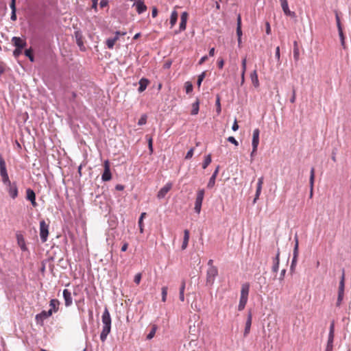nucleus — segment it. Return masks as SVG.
I'll use <instances>...</instances> for the list:
<instances>
[{
  "mask_svg": "<svg viewBox=\"0 0 351 351\" xmlns=\"http://www.w3.org/2000/svg\"><path fill=\"white\" fill-rule=\"evenodd\" d=\"M334 337H328L325 351H332Z\"/></svg>",
  "mask_w": 351,
  "mask_h": 351,
  "instance_id": "nucleus-33",
  "label": "nucleus"
},
{
  "mask_svg": "<svg viewBox=\"0 0 351 351\" xmlns=\"http://www.w3.org/2000/svg\"><path fill=\"white\" fill-rule=\"evenodd\" d=\"M237 34L238 36V44L240 46L241 43V36H242V30L241 27H237Z\"/></svg>",
  "mask_w": 351,
  "mask_h": 351,
  "instance_id": "nucleus-40",
  "label": "nucleus"
},
{
  "mask_svg": "<svg viewBox=\"0 0 351 351\" xmlns=\"http://www.w3.org/2000/svg\"><path fill=\"white\" fill-rule=\"evenodd\" d=\"M186 22H183V21H180V27H179V31L180 32H182V31L186 29Z\"/></svg>",
  "mask_w": 351,
  "mask_h": 351,
  "instance_id": "nucleus-55",
  "label": "nucleus"
},
{
  "mask_svg": "<svg viewBox=\"0 0 351 351\" xmlns=\"http://www.w3.org/2000/svg\"><path fill=\"white\" fill-rule=\"evenodd\" d=\"M216 106H217V114H220L221 108V104H220V97L219 96L217 97L216 99Z\"/></svg>",
  "mask_w": 351,
  "mask_h": 351,
  "instance_id": "nucleus-45",
  "label": "nucleus"
},
{
  "mask_svg": "<svg viewBox=\"0 0 351 351\" xmlns=\"http://www.w3.org/2000/svg\"><path fill=\"white\" fill-rule=\"evenodd\" d=\"M285 273H286V270L285 269L281 271L280 275L279 277L280 280H282L284 279Z\"/></svg>",
  "mask_w": 351,
  "mask_h": 351,
  "instance_id": "nucleus-64",
  "label": "nucleus"
},
{
  "mask_svg": "<svg viewBox=\"0 0 351 351\" xmlns=\"http://www.w3.org/2000/svg\"><path fill=\"white\" fill-rule=\"evenodd\" d=\"M189 237H190L189 231L188 230H184V238H183V241H182V250H185L187 247L189 241Z\"/></svg>",
  "mask_w": 351,
  "mask_h": 351,
  "instance_id": "nucleus-24",
  "label": "nucleus"
},
{
  "mask_svg": "<svg viewBox=\"0 0 351 351\" xmlns=\"http://www.w3.org/2000/svg\"><path fill=\"white\" fill-rule=\"evenodd\" d=\"M266 34L267 35L270 34H271V27H270V25L268 22L266 23Z\"/></svg>",
  "mask_w": 351,
  "mask_h": 351,
  "instance_id": "nucleus-61",
  "label": "nucleus"
},
{
  "mask_svg": "<svg viewBox=\"0 0 351 351\" xmlns=\"http://www.w3.org/2000/svg\"><path fill=\"white\" fill-rule=\"evenodd\" d=\"M299 49L298 47H293V58L295 60H298L299 59Z\"/></svg>",
  "mask_w": 351,
  "mask_h": 351,
  "instance_id": "nucleus-48",
  "label": "nucleus"
},
{
  "mask_svg": "<svg viewBox=\"0 0 351 351\" xmlns=\"http://www.w3.org/2000/svg\"><path fill=\"white\" fill-rule=\"evenodd\" d=\"M60 302L57 299H51L49 302L50 309H52V313L57 312L59 308Z\"/></svg>",
  "mask_w": 351,
  "mask_h": 351,
  "instance_id": "nucleus-25",
  "label": "nucleus"
},
{
  "mask_svg": "<svg viewBox=\"0 0 351 351\" xmlns=\"http://www.w3.org/2000/svg\"><path fill=\"white\" fill-rule=\"evenodd\" d=\"M344 289H345V271L344 269L342 270V275L339 281L338 293L339 294H344Z\"/></svg>",
  "mask_w": 351,
  "mask_h": 351,
  "instance_id": "nucleus-22",
  "label": "nucleus"
},
{
  "mask_svg": "<svg viewBox=\"0 0 351 351\" xmlns=\"http://www.w3.org/2000/svg\"><path fill=\"white\" fill-rule=\"evenodd\" d=\"M193 152H194V149L193 148H191L186 153V155L185 156V158L186 159H190L191 158H192L193 155Z\"/></svg>",
  "mask_w": 351,
  "mask_h": 351,
  "instance_id": "nucleus-52",
  "label": "nucleus"
},
{
  "mask_svg": "<svg viewBox=\"0 0 351 351\" xmlns=\"http://www.w3.org/2000/svg\"><path fill=\"white\" fill-rule=\"evenodd\" d=\"M261 191H262V187L256 186V194H255V197L253 200L254 204H255L256 202L257 199L259 198V196L261 193Z\"/></svg>",
  "mask_w": 351,
  "mask_h": 351,
  "instance_id": "nucleus-39",
  "label": "nucleus"
},
{
  "mask_svg": "<svg viewBox=\"0 0 351 351\" xmlns=\"http://www.w3.org/2000/svg\"><path fill=\"white\" fill-rule=\"evenodd\" d=\"M252 322V314L251 311H249L247 316V319L245 324V329L243 335L244 337H247L250 332V328Z\"/></svg>",
  "mask_w": 351,
  "mask_h": 351,
  "instance_id": "nucleus-11",
  "label": "nucleus"
},
{
  "mask_svg": "<svg viewBox=\"0 0 351 351\" xmlns=\"http://www.w3.org/2000/svg\"><path fill=\"white\" fill-rule=\"evenodd\" d=\"M25 55L29 58V60L31 62H34V56L32 55V50L30 49H26L25 51Z\"/></svg>",
  "mask_w": 351,
  "mask_h": 351,
  "instance_id": "nucleus-43",
  "label": "nucleus"
},
{
  "mask_svg": "<svg viewBox=\"0 0 351 351\" xmlns=\"http://www.w3.org/2000/svg\"><path fill=\"white\" fill-rule=\"evenodd\" d=\"M199 110V101L197 99L192 105L191 114L196 115L198 114Z\"/></svg>",
  "mask_w": 351,
  "mask_h": 351,
  "instance_id": "nucleus-30",
  "label": "nucleus"
},
{
  "mask_svg": "<svg viewBox=\"0 0 351 351\" xmlns=\"http://www.w3.org/2000/svg\"><path fill=\"white\" fill-rule=\"evenodd\" d=\"M0 175L2 178L3 183H9V176L6 169L5 162L0 154Z\"/></svg>",
  "mask_w": 351,
  "mask_h": 351,
  "instance_id": "nucleus-4",
  "label": "nucleus"
},
{
  "mask_svg": "<svg viewBox=\"0 0 351 351\" xmlns=\"http://www.w3.org/2000/svg\"><path fill=\"white\" fill-rule=\"evenodd\" d=\"M10 5L12 11H16L15 0H12Z\"/></svg>",
  "mask_w": 351,
  "mask_h": 351,
  "instance_id": "nucleus-59",
  "label": "nucleus"
},
{
  "mask_svg": "<svg viewBox=\"0 0 351 351\" xmlns=\"http://www.w3.org/2000/svg\"><path fill=\"white\" fill-rule=\"evenodd\" d=\"M17 242L22 251L27 250L25 240L22 235H17Z\"/></svg>",
  "mask_w": 351,
  "mask_h": 351,
  "instance_id": "nucleus-28",
  "label": "nucleus"
},
{
  "mask_svg": "<svg viewBox=\"0 0 351 351\" xmlns=\"http://www.w3.org/2000/svg\"><path fill=\"white\" fill-rule=\"evenodd\" d=\"M141 280V274L138 273L135 275L134 281L136 284L138 285Z\"/></svg>",
  "mask_w": 351,
  "mask_h": 351,
  "instance_id": "nucleus-51",
  "label": "nucleus"
},
{
  "mask_svg": "<svg viewBox=\"0 0 351 351\" xmlns=\"http://www.w3.org/2000/svg\"><path fill=\"white\" fill-rule=\"evenodd\" d=\"M219 167L217 166L215 169V171L213 172V175L210 178V180L208 181V183L207 184L208 188H213L215 184V180L217 178V176L219 173Z\"/></svg>",
  "mask_w": 351,
  "mask_h": 351,
  "instance_id": "nucleus-21",
  "label": "nucleus"
},
{
  "mask_svg": "<svg viewBox=\"0 0 351 351\" xmlns=\"http://www.w3.org/2000/svg\"><path fill=\"white\" fill-rule=\"evenodd\" d=\"M257 149H258V147L252 146V152L250 153V160H251V162H252L254 160V156L256 154Z\"/></svg>",
  "mask_w": 351,
  "mask_h": 351,
  "instance_id": "nucleus-47",
  "label": "nucleus"
},
{
  "mask_svg": "<svg viewBox=\"0 0 351 351\" xmlns=\"http://www.w3.org/2000/svg\"><path fill=\"white\" fill-rule=\"evenodd\" d=\"M26 198L27 200H29L32 203V205L34 207L37 206V203L36 202V194L34 191L31 189H27L26 190Z\"/></svg>",
  "mask_w": 351,
  "mask_h": 351,
  "instance_id": "nucleus-14",
  "label": "nucleus"
},
{
  "mask_svg": "<svg viewBox=\"0 0 351 351\" xmlns=\"http://www.w3.org/2000/svg\"><path fill=\"white\" fill-rule=\"evenodd\" d=\"M282 9L285 13V15L291 16V17H295V14L294 12H291L289 8L288 1L287 0H280Z\"/></svg>",
  "mask_w": 351,
  "mask_h": 351,
  "instance_id": "nucleus-13",
  "label": "nucleus"
},
{
  "mask_svg": "<svg viewBox=\"0 0 351 351\" xmlns=\"http://www.w3.org/2000/svg\"><path fill=\"white\" fill-rule=\"evenodd\" d=\"M251 80L252 84L255 87H258L259 86V81L258 78L257 72L254 70L250 75Z\"/></svg>",
  "mask_w": 351,
  "mask_h": 351,
  "instance_id": "nucleus-27",
  "label": "nucleus"
},
{
  "mask_svg": "<svg viewBox=\"0 0 351 351\" xmlns=\"http://www.w3.org/2000/svg\"><path fill=\"white\" fill-rule=\"evenodd\" d=\"M156 330H157V326L156 325H153L151 330L147 335V339H148V340L152 339L154 337Z\"/></svg>",
  "mask_w": 351,
  "mask_h": 351,
  "instance_id": "nucleus-34",
  "label": "nucleus"
},
{
  "mask_svg": "<svg viewBox=\"0 0 351 351\" xmlns=\"http://www.w3.org/2000/svg\"><path fill=\"white\" fill-rule=\"evenodd\" d=\"M148 145H149V149L150 152H153V145H152V138H149L148 140Z\"/></svg>",
  "mask_w": 351,
  "mask_h": 351,
  "instance_id": "nucleus-62",
  "label": "nucleus"
},
{
  "mask_svg": "<svg viewBox=\"0 0 351 351\" xmlns=\"http://www.w3.org/2000/svg\"><path fill=\"white\" fill-rule=\"evenodd\" d=\"M172 188V184L171 182L167 183L163 187H162L157 194V197L160 199H163L167 193Z\"/></svg>",
  "mask_w": 351,
  "mask_h": 351,
  "instance_id": "nucleus-12",
  "label": "nucleus"
},
{
  "mask_svg": "<svg viewBox=\"0 0 351 351\" xmlns=\"http://www.w3.org/2000/svg\"><path fill=\"white\" fill-rule=\"evenodd\" d=\"M217 275L218 269L217 267H208L206 271V285L213 286Z\"/></svg>",
  "mask_w": 351,
  "mask_h": 351,
  "instance_id": "nucleus-3",
  "label": "nucleus"
},
{
  "mask_svg": "<svg viewBox=\"0 0 351 351\" xmlns=\"http://www.w3.org/2000/svg\"><path fill=\"white\" fill-rule=\"evenodd\" d=\"M167 287H162L161 289L162 301L164 302L167 300Z\"/></svg>",
  "mask_w": 351,
  "mask_h": 351,
  "instance_id": "nucleus-37",
  "label": "nucleus"
},
{
  "mask_svg": "<svg viewBox=\"0 0 351 351\" xmlns=\"http://www.w3.org/2000/svg\"><path fill=\"white\" fill-rule=\"evenodd\" d=\"M12 42L13 45L16 47V48L23 49L27 45L26 41L25 40L16 36L12 37Z\"/></svg>",
  "mask_w": 351,
  "mask_h": 351,
  "instance_id": "nucleus-15",
  "label": "nucleus"
},
{
  "mask_svg": "<svg viewBox=\"0 0 351 351\" xmlns=\"http://www.w3.org/2000/svg\"><path fill=\"white\" fill-rule=\"evenodd\" d=\"M6 187L7 191L10 195V196L12 199H15L18 196V188L16 186V184L15 182H11L10 180H9V183H3Z\"/></svg>",
  "mask_w": 351,
  "mask_h": 351,
  "instance_id": "nucleus-7",
  "label": "nucleus"
},
{
  "mask_svg": "<svg viewBox=\"0 0 351 351\" xmlns=\"http://www.w3.org/2000/svg\"><path fill=\"white\" fill-rule=\"evenodd\" d=\"M217 64L219 69H222L224 65V60L223 59H219L217 62Z\"/></svg>",
  "mask_w": 351,
  "mask_h": 351,
  "instance_id": "nucleus-60",
  "label": "nucleus"
},
{
  "mask_svg": "<svg viewBox=\"0 0 351 351\" xmlns=\"http://www.w3.org/2000/svg\"><path fill=\"white\" fill-rule=\"evenodd\" d=\"M204 197V189H200L197 191L195 202V211L199 214L201 211L202 204Z\"/></svg>",
  "mask_w": 351,
  "mask_h": 351,
  "instance_id": "nucleus-5",
  "label": "nucleus"
},
{
  "mask_svg": "<svg viewBox=\"0 0 351 351\" xmlns=\"http://www.w3.org/2000/svg\"><path fill=\"white\" fill-rule=\"evenodd\" d=\"M145 216H146V213H142L138 219V224L139 230H140L141 233H143V230H144V229H143V219L145 217Z\"/></svg>",
  "mask_w": 351,
  "mask_h": 351,
  "instance_id": "nucleus-32",
  "label": "nucleus"
},
{
  "mask_svg": "<svg viewBox=\"0 0 351 351\" xmlns=\"http://www.w3.org/2000/svg\"><path fill=\"white\" fill-rule=\"evenodd\" d=\"M328 337H335V322L334 321H332L330 323V328H329Z\"/></svg>",
  "mask_w": 351,
  "mask_h": 351,
  "instance_id": "nucleus-38",
  "label": "nucleus"
},
{
  "mask_svg": "<svg viewBox=\"0 0 351 351\" xmlns=\"http://www.w3.org/2000/svg\"><path fill=\"white\" fill-rule=\"evenodd\" d=\"M138 84H139V87L138 88V91L139 93H142L146 89V88L149 84V81H148V80H147L145 78H141Z\"/></svg>",
  "mask_w": 351,
  "mask_h": 351,
  "instance_id": "nucleus-26",
  "label": "nucleus"
},
{
  "mask_svg": "<svg viewBox=\"0 0 351 351\" xmlns=\"http://www.w3.org/2000/svg\"><path fill=\"white\" fill-rule=\"evenodd\" d=\"M22 48H16L14 51H13V55L15 56V57H18L19 56H20L22 53Z\"/></svg>",
  "mask_w": 351,
  "mask_h": 351,
  "instance_id": "nucleus-54",
  "label": "nucleus"
},
{
  "mask_svg": "<svg viewBox=\"0 0 351 351\" xmlns=\"http://www.w3.org/2000/svg\"><path fill=\"white\" fill-rule=\"evenodd\" d=\"M112 178V175L110 169V165L108 160H106L104 162V171L101 176V180L104 182H107L110 180Z\"/></svg>",
  "mask_w": 351,
  "mask_h": 351,
  "instance_id": "nucleus-9",
  "label": "nucleus"
},
{
  "mask_svg": "<svg viewBox=\"0 0 351 351\" xmlns=\"http://www.w3.org/2000/svg\"><path fill=\"white\" fill-rule=\"evenodd\" d=\"M279 263H280V250L279 249L277 251L276 255L273 260V266H272V271L277 272L279 269Z\"/></svg>",
  "mask_w": 351,
  "mask_h": 351,
  "instance_id": "nucleus-20",
  "label": "nucleus"
},
{
  "mask_svg": "<svg viewBox=\"0 0 351 351\" xmlns=\"http://www.w3.org/2000/svg\"><path fill=\"white\" fill-rule=\"evenodd\" d=\"M338 32H339V38L341 40V44L343 46V47L345 48V37H344L341 27H339Z\"/></svg>",
  "mask_w": 351,
  "mask_h": 351,
  "instance_id": "nucleus-36",
  "label": "nucleus"
},
{
  "mask_svg": "<svg viewBox=\"0 0 351 351\" xmlns=\"http://www.w3.org/2000/svg\"><path fill=\"white\" fill-rule=\"evenodd\" d=\"M103 324L102 330L100 334V339L104 342L111 330V317L108 308L106 307L101 316Z\"/></svg>",
  "mask_w": 351,
  "mask_h": 351,
  "instance_id": "nucleus-1",
  "label": "nucleus"
},
{
  "mask_svg": "<svg viewBox=\"0 0 351 351\" xmlns=\"http://www.w3.org/2000/svg\"><path fill=\"white\" fill-rule=\"evenodd\" d=\"M205 76H206V72L205 71L202 72L198 76V79H197V85L198 86V87H199L201 86V84H202V81L204 80Z\"/></svg>",
  "mask_w": 351,
  "mask_h": 351,
  "instance_id": "nucleus-41",
  "label": "nucleus"
},
{
  "mask_svg": "<svg viewBox=\"0 0 351 351\" xmlns=\"http://www.w3.org/2000/svg\"><path fill=\"white\" fill-rule=\"evenodd\" d=\"M178 12L176 10L172 11V12L171 14V16H170L171 27H173L176 25L177 20H178Z\"/></svg>",
  "mask_w": 351,
  "mask_h": 351,
  "instance_id": "nucleus-29",
  "label": "nucleus"
},
{
  "mask_svg": "<svg viewBox=\"0 0 351 351\" xmlns=\"http://www.w3.org/2000/svg\"><path fill=\"white\" fill-rule=\"evenodd\" d=\"M294 241H295V245H294L293 252V259H292L291 265V270H293L294 267L295 266L296 263H297V258L298 256L299 242H298V237L297 234L294 237Z\"/></svg>",
  "mask_w": 351,
  "mask_h": 351,
  "instance_id": "nucleus-8",
  "label": "nucleus"
},
{
  "mask_svg": "<svg viewBox=\"0 0 351 351\" xmlns=\"http://www.w3.org/2000/svg\"><path fill=\"white\" fill-rule=\"evenodd\" d=\"M263 180H264L263 177V176L260 177L258 179L257 186H256L262 187L263 186Z\"/></svg>",
  "mask_w": 351,
  "mask_h": 351,
  "instance_id": "nucleus-57",
  "label": "nucleus"
},
{
  "mask_svg": "<svg viewBox=\"0 0 351 351\" xmlns=\"http://www.w3.org/2000/svg\"><path fill=\"white\" fill-rule=\"evenodd\" d=\"M239 129V125L237 123V119L234 120L233 125L232 126V130L233 131H237Z\"/></svg>",
  "mask_w": 351,
  "mask_h": 351,
  "instance_id": "nucleus-58",
  "label": "nucleus"
},
{
  "mask_svg": "<svg viewBox=\"0 0 351 351\" xmlns=\"http://www.w3.org/2000/svg\"><path fill=\"white\" fill-rule=\"evenodd\" d=\"M62 294L64 300L65 306L66 307L70 306L73 303L71 293L68 289H64Z\"/></svg>",
  "mask_w": 351,
  "mask_h": 351,
  "instance_id": "nucleus-17",
  "label": "nucleus"
},
{
  "mask_svg": "<svg viewBox=\"0 0 351 351\" xmlns=\"http://www.w3.org/2000/svg\"><path fill=\"white\" fill-rule=\"evenodd\" d=\"M49 234V226L46 223L44 220L40 221V237L43 242H45L47 240Z\"/></svg>",
  "mask_w": 351,
  "mask_h": 351,
  "instance_id": "nucleus-6",
  "label": "nucleus"
},
{
  "mask_svg": "<svg viewBox=\"0 0 351 351\" xmlns=\"http://www.w3.org/2000/svg\"><path fill=\"white\" fill-rule=\"evenodd\" d=\"M246 63H247V60H246V58H245L242 60V62H241L242 72H245V71H246Z\"/></svg>",
  "mask_w": 351,
  "mask_h": 351,
  "instance_id": "nucleus-56",
  "label": "nucleus"
},
{
  "mask_svg": "<svg viewBox=\"0 0 351 351\" xmlns=\"http://www.w3.org/2000/svg\"><path fill=\"white\" fill-rule=\"evenodd\" d=\"M75 36L77 45L80 47L81 50H84L85 47L84 46V43L82 41V33L80 32H75Z\"/></svg>",
  "mask_w": 351,
  "mask_h": 351,
  "instance_id": "nucleus-23",
  "label": "nucleus"
},
{
  "mask_svg": "<svg viewBox=\"0 0 351 351\" xmlns=\"http://www.w3.org/2000/svg\"><path fill=\"white\" fill-rule=\"evenodd\" d=\"M275 57L277 59V60L278 62H280V47H277L276 48Z\"/></svg>",
  "mask_w": 351,
  "mask_h": 351,
  "instance_id": "nucleus-53",
  "label": "nucleus"
},
{
  "mask_svg": "<svg viewBox=\"0 0 351 351\" xmlns=\"http://www.w3.org/2000/svg\"><path fill=\"white\" fill-rule=\"evenodd\" d=\"M10 19L13 21L16 20V11H12Z\"/></svg>",
  "mask_w": 351,
  "mask_h": 351,
  "instance_id": "nucleus-63",
  "label": "nucleus"
},
{
  "mask_svg": "<svg viewBox=\"0 0 351 351\" xmlns=\"http://www.w3.org/2000/svg\"><path fill=\"white\" fill-rule=\"evenodd\" d=\"M52 315V309L49 311H43L40 313L36 315V319L38 322H43Z\"/></svg>",
  "mask_w": 351,
  "mask_h": 351,
  "instance_id": "nucleus-16",
  "label": "nucleus"
},
{
  "mask_svg": "<svg viewBox=\"0 0 351 351\" xmlns=\"http://www.w3.org/2000/svg\"><path fill=\"white\" fill-rule=\"evenodd\" d=\"M250 292V284L248 282L243 283L241 286L239 303L238 310L243 311L248 300V295Z\"/></svg>",
  "mask_w": 351,
  "mask_h": 351,
  "instance_id": "nucleus-2",
  "label": "nucleus"
},
{
  "mask_svg": "<svg viewBox=\"0 0 351 351\" xmlns=\"http://www.w3.org/2000/svg\"><path fill=\"white\" fill-rule=\"evenodd\" d=\"M146 122H147V115L143 114L138 121V125H143L146 123Z\"/></svg>",
  "mask_w": 351,
  "mask_h": 351,
  "instance_id": "nucleus-42",
  "label": "nucleus"
},
{
  "mask_svg": "<svg viewBox=\"0 0 351 351\" xmlns=\"http://www.w3.org/2000/svg\"><path fill=\"white\" fill-rule=\"evenodd\" d=\"M126 33L125 32H122L121 33L119 31H117L115 32V36L112 38H108L106 41V44L108 47V49H112L114 46V44L115 43L117 42V40L119 39V36L120 35H122V36H124Z\"/></svg>",
  "mask_w": 351,
  "mask_h": 351,
  "instance_id": "nucleus-10",
  "label": "nucleus"
},
{
  "mask_svg": "<svg viewBox=\"0 0 351 351\" xmlns=\"http://www.w3.org/2000/svg\"><path fill=\"white\" fill-rule=\"evenodd\" d=\"M185 88H186V93H190L193 91V85L191 82H187L185 83Z\"/></svg>",
  "mask_w": 351,
  "mask_h": 351,
  "instance_id": "nucleus-44",
  "label": "nucleus"
},
{
  "mask_svg": "<svg viewBox=\"0 0 351 351\" xmlns=\"http://www.w3.org/2000/svg\"><path fill=\"white\" fill-rule=\"evenodd\" d=\"M343 297H344V294H339L338 293L337 300V303H336L337 306H340L341 305V302L343 300Z\"/></svg>",
  "mask_w": 351,
  "mask_h": 351,
  "instance_id": "nucleus-46",
  "label": "nucleus"
},
{
  "mask_svg": "<svg viewBox=\"0 0 351 351\" xmlns=\"http://www.w3.org/2000/svg\"><path fill=\"white\" fill-rule=\"evenodd\" d=\"M260 131L258 128L254 129L252 134V146L258 147L259 144Z\"/></svg>",
  "mask_w": 351,
  "mask_h": 351,
  "instance_id": "nucleus-19",
  "label": "nucleus"
},
{
  "mask_svg": "<svg viewBox=\"0 0 351 351\" xmlns=\"http://www.w3.org/2000/svg\"><path fill=\"white\" fill-rule=\"evenodd\" d=\"M187 19H188V13L186 12H183L181 14L180 21L186 23Z\"/></svg>",
  "mask_w": 351,
  "mask_h": 351,
  "instance_id": "nucleus-50",
  "label": "nucleus"
},
{
  "mask_svg": "<svg viewBox=\"0 0 351 351\" xmlns=\"http://www.w3.org/2000/svg\"><path fill=\"white\" fill-rule=\"evenodd\" d=\"M133 6L136 7V12L139 14L143 13L147 10V6L145 5L143 1L141 0L136 1L134 3Z\"/></svg>",
  "mask_w": 351,
  "mask_h": 351,
  "instance_id": "nucleus-18",
  "label": "nucleus"
},
{
  "mask_svg": "<svg viewBox=\"0 0 351 351\" xmlns=\"http://www.w3.org/2000/svg\"><path fill=\"white\" fill-rule=\"evenodd\" d=\"M211 161H212V159H211L210 154L207 155L205 157L204 160L202 163V168L206 169L210 164Z\"/></svg>",
  "mask_w": 351,
  "mask_h": 351,
  "instance_id": "nucleus-35",
  "label": "nucleus"
},
{
  "mask_svg": "<svg viewBox=\"0 0 351 351\" xmlns=\"http://www.w3.org/2000/svg\"><path fill=\"white\" fill-rule=\"evenodd\" d=\"M314 178H315V169L312 167L311 169L310 173V187H311V197L313 195V188L314 184Z\"/></svg>",
  "mask_w": 351,
  "mask_h": 351,
  "instance_id": "nucleus-31",
  "label": "nucleus"
},
{
  "mask_svg": "<svg viewBox=\"0 0 351 351\" xmlns=\"http://www.w3.org/2000/svg\"><path fill=\"white\" fill-rule=\"evenodd\" d=\"M228 141L234 144L235 146H238L239 145V143L238 141L235 139V138L234 136H229L228 138H227Z\"/></svg>",
  "mask_w": 351,
  "mask_h": 351,
  "instance_id": "nucleus-49",
  "label": "nucleus"
}]
</instances>
